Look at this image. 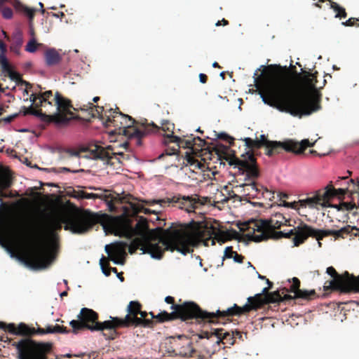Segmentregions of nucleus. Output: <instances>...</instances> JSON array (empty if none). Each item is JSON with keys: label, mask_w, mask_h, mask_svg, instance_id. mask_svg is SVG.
<instances>
[{"label": "nucleus", "mask_w": 359, "mask_h": 359, "mask_svg": "<svg viewBox=\"0 0 359 359\" xmlns=\"http://www.w3.org/2000/svg\"><path fill=\"white\" fill-rule=\"evenodd\" d=\"M230 239L228 232L221 231L212 225L208 226L192 219L189 223H172L166 229L156 228L144 238L133 239L128 248L131 255L140 249L143 254L147 253L152 258L160 259L165 250H176L187 255L192 251L191 247L200 242H203L208 246L210 241L213 245L215 240L224 243Z\"/></svg>", "instance_id": "obj_1"}, {"label": "nucleus", "mask_w": 359, "mask_h": 359, "mask_svg": "<svg viewBox=\"0 0 359 359\" xmlns=\"http://www.w3.org/2000/svg\"><path fill=\"white\" fill-rule=\"evenodd\" d=\"M262 67L264 72L255 78L262 101L280 111L298 114L297 106L302 103L303 97L290 93L298 76H301L296 67L292 64L289 67L276 64Z\"/></svg>", "instance_id": "obj_2"}, {"label": "nucleus", "mask_w": 359, "mask_h": 359, "mask_svg": "<svg viewBox=\"0 0 359 359\" xmlns=\"http://www.w3.org/2000/svg\"><path fill=\"white\" fill-rule=\"evenodd\" d=\"M172 311L168 313L163 311L157 314V318L160 322L172 321L180 319L182 321H189L193 319L201 320L211 323H219L220 320H224L234 316L232 307L226 310H217L216 312H208L203 311L200 306L193 302H186L180 305L171 306Z\"/></svg>", "instance_id": "obj_3"}, {"label": "nucleus", "mask_w": 359, "mask_h": 359, "mask_svg": "<svg viewBox=\"0 0 359 359\" xmlns=\"http://www.w3.org/2000/svg\"><path fill=\"white\" fill-rule=\"evenodd\" d=\"M100 217L88 210L83 212L69 214L64 217L51 218L48 225V237L50 243L58 239L57 231L62 228L70 231L74 234H83L90 230L93 226L100 222Z\"/></svg>", "instance_id": "obj_4"}, {"label": "nucleus", "mask_w": 359, "mask_h": 359, "mask_svg": "<svg viewBox=\"0 0 359 359\" xmlns=\"http://www.w3.org/2000/svg\"><path fill=\"white\" fill-rule=\"evenodd\" d=\"M317 74V72H304V75L298 76L299 78L290 93L301 96L304 101L297 106L299 108V114H290L291 115L302 117L311 115L321 109V95L316 90Z\"/></svg>", "instance_id": "obj_5"}, {"label": "nucleus", "mask_w": 359, "mask_h": 359, "mask_svg": "<svg viewBox=\"0 0 359 359\" xmlns=\"http://www.w3.org/2000/svg\"><path fill=\"white\" fill-rule=\"evenodd\" d=\"M303 224L290 229L287 232L275 231V229H279L282 226H285L281 221L275 220L269 218V219L255 221L251 220L241 224L239 226L241 231L247 233L245 234L248 241L257 243L266 241L269 238L280 239L282 238H290L292 236V241L294 244V238L299 231V228H302Z\"/></svg>", "instance_id": "obj_6"}, {"label": "nucleus", "mask_w": 359, "mask_h": 359, "mask_svg": "<svg viewBox=\"0 0 359 359\" xmlns=\"http://www.w3.org/2000/svg\"><path fill=\"white\" fill-rule=\"evenodd\" d=\"M229 163L238 168L239 172L245 175L244 183L238 186L243 189V195L249 198H259L260 195L264 196V191L269 192L266 188L255 182L260 176V172L257 159L251 151L243 154L240 158H233Z\"/></svg>", "instance_id": "obj_7"}, {"label": "nucleus", "mask_w": 359, "mask_h": 359, "mask_svg": "<svg viewBox=\"0 0 359 359\" xmlns=\"http://www.w3.org/2000/svg\"><path fill=\"white\" fill-rule=\"evenodd\" d=\"M106 116V127L112 126L118 128L119 134L128 137L130 142L134 141L137 146L142 145V139L149 135V130L157 128L154 123L135 126L136 121L131 116L121 112L118 108L115 110L110 109L109 115Z\"/></svg>", "instance_id": "obj_8"}, {"label": "nucleus", "mask_w": 359, "mask_h": 359, "mask_svg": "<svg viewBox=\"0 0 359 359\" xmlns=\"http://www.w3.org/2000/svg\"><path fill=\"white\" fill-rule=\"evenodd\" d=\"M78 320H72L69 325L72 328V332L77 334L81 330H89L90 331H102L103 336L109 340L116 339L118 332L114 331V325L109 319L104 322H99V315L91 309L82 308L77 316Z\"/></svg>", "instance_id": "obj_9"}, {"label": "nucleus", "mask_w": 359, "mask_h": 359, "mask_svg": "<svg viewBox=\"0 0 359 359\" xmlns=\"http://www.w3.org/2000/svg\"><path fill=\"white\" fill-rule=\"evenodd\" d=\"M10 343L16 349L17 359H48V355L53 351L52 343L38 341L32 338L10 340Z\"/></svg>", "instance_id": "obj_10"}, {"label": "nucleus", "mask_w": 359, "mask_h": 359, "mask_svg": "<svg viewBox=\"0 0 359 359\" xmlns=\"http://www.w3.org/2000/svg\"><path fill=\"white\" fill-rule=\"evenodd\" d=\"M353 231H358V229L355 226L347 225L338 230H322L314 229L306 224H304L302 228H299V231H297V235L294 238V245L299 246L304 243L309 237H312L318 241V245L320 247L321 243L320 241L323 240L324 237L332 236L337 240L339 238H344L345 236L351 234L356 236L357 233H353Z\"/></svg>", "instance_id": "obj_11"}, {"label": "nucleus", "mask_w": 359, "mask_h": 359, "mask_svg": "<svg viewBox=\"0 0 359 359\" xmlns=\"http://www.w3.org/2000/svg\"><path fill=\"white\" fill-rule=\"evenodd\" d=\"M7 332L14 335L22 336L23 338H32L36 334L44 335L47 334L56 333L67 334L70 332V330L67 329V327L59 325H48L46 328L39 327L37 329H35L34 327H29L24 323H20L18 326L14 323L8 324Z\"/></svg>", "instance_id": "obj_12"}, {"label": "nucleus", "mask_w": 359, "mask_h": 359, "mask_svg": "<svg viewBox=\"0 0 359 359\" xmlns=\"http://www.w3.org/2000/svg\"><path fill=\"white\" fill-rule=\"evenodd\" d=\"M282 302V296L278 290L270 292L266 296L257 294L254 297L248 298V303L243 306H239L236 304L232 306L233 316H241L252 311H257L262 308L265 304Z\"/></svg>", "instance_id": "obj_13"}, {"label": "nucleus", "mask_w": 359, "mask_h": 359, "mask_svg": "<svg viewBox=\"0 0 359 359\" xmlns=\"http://www.w3.org/2000/svg\"><path fill=\"white\" fill-rule=\"evenodd\" d=\"M200 339H206L207 342L205 344V352L208 354H213L216 351V348L219 346L220 343L233 345L235 344L234 332H224V330L215 329L212 332H203L199 335Z\"/></svg>", "instance_id": "obj_14"}, {"label": "nucleus", "mask_w": 359, "mask_h": 359, "mask_svg": "<svg viewBox=\"0 0 359 359\" xmlns=\"http://www.w3.org/2000/svg\"><path fill=\"white\" fill-rule=\"evenodd\" d=\"M314 143H310L308 139H304L301 142L293 140H287L284 142L272 141L265 149V154L268 156H272L280 154L283 150L287 152H292L296 154H302L308 147H313Z\"/></svg>", "instance_id": "obj_15"}, {"label": "nucleus", "mask_w": 359, "mask_h": 359, "mask_svg": "<svg viewBox=\"0 0 359 359\" xmlns=\"http://www.w3.org/2000/svg\"><path fill=\"white\" fill-rule=\"evenodd\" d=\"M142 305L137 301H131L127 306L128 314L124 318L112 317L111 321L113 323L114 331L119 328H127L133 327L134 323H140L138 313H140Z\"/></svg>", "instance_id": "obj_16"}, {"label": "nucleus", "mask_w": 359, "mask_h": 359, "mask_svg": "<svg viewBox=\"0 0 359 359\" xmlns=\"http://www.w3.org/2000/svg\"><path fill=\"white\" fill-rule=\"evenodd\" d=\"M26 264L34 269L46 268L50 264V259L43 245H37L26 257Z\"/></svg>", "instance_id": "obj_17"}, {"label": "nucleus", "mask_w": 359, "mask_h": 359, "mask_svg": "<svg viewBox=\"0 0 359 359\" xmlns=\"http://www.w3.org/2000/svg\"><path fill=\"white\" fill-rule=\"evenodd\" d=\"M156 129L149 130V133H161V131L165 133L164 135V144H167L171 142L177 143L178 147L184 144V140L174 135L175 125L170 121L163 120L161 122V126L156 125Z\"/></svg>", "instance_id": "obj_18"}, {"label": "nucleus", "mask_w": 359, "mask_h": 359, "mask_svg": "<svg viewBox=\"0 0 359 359\" xmlns=\"http://www.w3.org/2000/svg\"><path fill=\"white\" fill-rule=\"evenodd\" d=\"M128 243L123 241L114 243L111 246L107 245L105 251L109 255V259L116 264L122 265L125 262L127 255L126 248Z\"/></svg>", "instance_id": "obj_19"}, {"label": "nucleus", "mask_w": 359, "mask_h": 359, "mask_svg": "<svg viewBox=\"0 0 359 359\" xmlns=\"http://www.w3.org/2000/svg\"><path fill=\"white\" fill-rule=\"evenodd\" d=\"M90 151L94 158L106 161L107 163L110 165H114L115 162L113 161V159H116L118 163H122L121 161L116 157L117 155L121 156L123 158H125L126 156L122 152H114L111 146H108L104 148L103 147L96 145L95 149H91Z\"/></svg>", "instance_id": "obj_20"}, {"label": "nucleus", "mask_w": 359, "mask_h": 359, "mask_svg": "<svg viewBox=\"0 0 359 359\" xmlns=\"http://www.w3.org/2000/svg\"><path fill=\"white\" fill-rule=\"evenodd\" d=\"M208 198H200L198 196H174L172 201L179 203L182 209H185L188 212H194L195 209L199 206L205 204L208 202Z\"/></svg>", "instance_id": "obj_21"}, {"label": "nucleus", "mask_w": 359, "mask_h": 359, "mask_svg": "<svg viewBox=\"0 0 359 359\" xmlns=\"http://www.w3.org/2000/svg\"><path fill=\"white\" fill-rule=\"evenodd\" d=\"M172 352L176 355L189 358L196 352L191 338L186 336H180L175 342V348Z\"/></svg>", "instance_id": "obj_22"}, {"label": "nucleus", "mask_w": 359, "mask_h": 359, "mask_svg": "<svg viewBox=\"0 0 359 359\" xmlns=\"http://www.w3.org/2000/svg\"><path fill=\"white\" fill-rule=\"evenodd\" d=\"M85 199L100 198L105 201L111 211L115 209L114 203H120L128 202L126 198H121L118 194H112L108 190H104L102 194L88 193L85 191Z\"/></svg>", "instance_id": "obj_23"}, {"label": "nucleus", "mask_w": 359, "mask_h": 359, "mask_svg": "<svg viewBox=\"0 0 359 359\" xmlns=\"http://www.w3.org/2000/svg\"><path fill=\"white\" fill-rule=\"evenodd\" d=\"M292 284L290 286V290L286 287L282 289V294L285 292H291L294 293V297L297 299H303L306 300H311L317 297L315 290H301L300 280L299 278L294 277L292 278Z\"/></svg>", "instance_id": "obj_24"}, {"label": "nucleus", "mask_w": 359, "mask_h": 359, "mask_svg": "<svg viewBox=\"0 0 359 359\" xmlns=\"http://www.w3.org/2000/svg\"><path fill=\"white\" fill-rule=\"evenodd\" d=\"M327 191H324V189H320L316 191L314 196L307 198L305 200H301L298 203L302 208H305L306 206H309L310 208H315L318 205L323 207L329 206V203L327 201Z\"/></svg>", "instance_id": "obj_25"}, {"label": "nucleus", "mask_w": 359, "mask_h": 359, "mask_svg": "<svg viewBox=\"0 0 359 359\" xmlns=\"http://www.w3.org/2000/svg\"><path fill=\"white\" fill-rule=\"evenodd\" d=\"M153 229L149 230L146 219L140 217L134 227L128 226L126 231V237L131 239L135 236H140V238H144Z\"/></svg>", "instance_id": "obj_26"}, {"label": "nucleus", "mask_w": 359, "mask_h": 359, "mask_svg": "<svg viewBox=\"0 0 359 359\" xmlns=\"http://www.w3.org/2000/svg\"><path fill=\"white\" fill-rule=\"evenodd\" d=\"M34 104H31L30 107H27L28 114L34 115L39 117L41 121L46 123H60L67 121L65 116L59 114L48 115L42 112L41 109L34 107Z\"/></svg>", "instance_id": "obj_27"}, {"label": "nucleus", "mask_w": 359, "mask_h": 359, "mask_svg": "<svg viewBox=\"0 0 359 359\" xmlns=\"http://www.w3.org/2000/svg\"><path fill=\"white\" fill-rule=\"evenodd\" d=\"M323 288L325 291L332 290H339L342 292H359V287L344 284V280L342 279L341 277H338L337 279H332V280L328 282V285H327V283H325L323 286Z\"/></svg>", "instance_id": "obj_28"}, {"label": "nucleus", "mask_w": 359, "mask_h": 359, "mask_svg": "<svg viewBox=\"0 0 359 359\" xmlns=\"http://www.w3.org/2000/svg\"><path fill=\"white\" fill-rule=\"evenodd\" d=\"M326 272L331 276L333 279H337L338 277H341L344 280V284L350 285L353 287H359V276H355L346 271L343 274H339L333 266L327 268Z\"/></svg>", "instance_id": "obj_29"}, {"label": "nucleus", "mask_w": 359, "mask_h": 359, "mask_svg": "<svg viewBox=\"0 0 359 359\" xmlns=\"http://www.w3.org/2000/svg\"><path fill=\"white\" fill-rule=\"evenodd\" d=\"M138 315L140 316L138 317L140 323H134L133 327H153L156 323H161L156 317L157 315H154L153 312L147 313L140 309V313Z\"/></svg>", "instance_id": "obj_30"}, {"label": "nucleus", "mask_w": 359, "mask_h": 359, "mask_svg": "<svg viewBox=\"0 0 359 359\" xmlns=\"http://www.w3.org/2000/svg\"><path fill=\"white\" fill-rule=\"evenodd\" d=\"M81 110L88 111V114L90 115V118H99L106 126V115H109V111H106L104 114H103V107L95 106L93 103L89 102L87 104L83 105V107H81Z\"/></svg>", "instance_id": "obj_31"}, {"label": "nucleus", "mask_w": 359, "mask_h": 359, "mask_svg": "<svg viewBox=\"0 0 359 359\" xmlns=\"http://www.w3.org/2000/svg\"><path fill=\"white\" fill-rule=\"evenodd\" d=\"M56 112L54 114H60V112H65L72 107L71 102L65 98L59 92H56L54 97Z\"/></svg>", "instance_id": "obj_32"}, {"label": "nucleus", "mask_w": 359, "mask_h": 359, "mask_svg": "<svg viewBox=\"0 0 359 359\" xmlns=\"http://www.w3.org/2000/svg\"><path fill=\"white\" fill-rule=\"evenodd\" d=\"M12 185V179L11 176L6 172H4L0 168V201H2V197H6V194L3 191L11 187Z\"/></svg>", "instance_id": "obj_33"}, {"label": "nucleus", "mask_w": 359, "mask_h": 359, "mask_svg": "<svg viewBox=\"0 0 359 359\" xmlns=\"http://www.w3.org/2000/svg\"><path fill=\"white\" fill-rule=\"evenodd\" d=\"M45 60L47 65L53 66L58 64L61 60L59 53L54 48L48 49L45 52Z\"/></svg>", "instance_id": "obj_34"}, {"label": "nucleus", "mask_w": 359, "mask_h": 359, "mask_svg": "<svg viewBox=\"0 0 359 359\" xmlns=\"http://www.w3.org/2000/svg\"><path fill=\"white\" fill-rule=\"evenodd\" d=\"M324 191H327V201L328 202L334 197L337 196H344L348 191V189H335L332 184H328L325 189Z\"/></svg>", "instance_id": "obj_35"}, {"label": "nucleus", "mask_w": 359, "mask_h": 359, "mask_svg": "<svg viewBox=\"0 0 359 359\" xmlns=\"http://www.w3.org/2000/svg\"><path fill=\"white\" fill-rule=\"evenodd\" d=\"M243 140L245 142V145L248 149V150L245 151L244 154L251 151L253 154L254 158L256 159L253 149H259L264 147L263 142L259 141L258 139L252 140L250 137H245Z\"/></svg>", "instance_id": "obj_36"}, {"label": "nucleus", "mask_w": 359, "mask_h": 359, "mask_svg": "<svg viewBox=\"0 0 359 359\" xmlns=\"http://www.w3.org/2000/svg\"><path fill=\"white\" fill-rule=\"evenodd\" d=\"M5 73L8 74L9 78L16 82L18 86H31V84L23 80L22 76L17 72L14 71L13 68H10L9 70H7Z\"/></svg>", "instance_id": "obj_37"}, {"label": "nucleus", "mask_w": 359, "mask_h": 359, "mask_svg": "<svg viewBox=\"0 0 359 359\" xmlns=\"http://www.w3.org/2000/svg\"><path fill=\"white\" fill-rule=\"evenodd\" d=\"M8 226L6 222L0 219V245L4 248L7 245Z\"/></svg>", "instance_id": "obj_38"}, {"label": "nucleus", "mask_w": 359, "mask_h": 359, "mask_svg": "<svg viewBox=\"0 0 359 359\" xmlns=\"http://www.w3.org/2000/svg\"><path fill=\"white\" fill-rule=\"evenodd\" d=\"M41 94V100L38 102V104H36L37 108H40L41 107H46V104L50 105L51 107H53V104L52 102L49 101V99L53 96V92L52 90H46L43 93L40 91Z\"/></svg>", "instance_id": "obj_39"}, {"label": "nucleus", "mask_w": 359, "mask_h": 359, "mask_svg": "<svg viewBox=\"0 0 359 359\" xmlns=\"http://www.w3.org/2000/svg\"><path fill=\"white\" fill-rule=\"evenodd\" d=\"M100 265L102 269L103 273L108 276L111 274V271L118 273L116 268H111L109 266V259L105 257H102L100 260Z\"/></svg>", "instance_id": "obj_40"}, {"label": "nucleus", "mask_w": 359, "mask_h": 359, "mask_svg": "<svg viewBox=\"0 0 359 359\" xmlns=\"http://www.w3.org/2000/svg\"><path fill=\"white\" fill-rule=\"evenodd\" d=\"M205 144V141L202 140L201 137H194L191 140H184V144L181 145L182 147L192 149L193 147L197 144L198 147H203Z\"/></svg>", "instance_id": "obj_41"}, {"label": "nucleus", "mask_w": 359, "mask_h": 359, "mask_svg": "<svg viewBox=\"0 0 359 359\" xmlns=\"http://www.w3.org/2000/svg\"><path fill=\"white\" fill-rule=\"evenodd\" d=\"M22 35L18 33L17 34L13 41H12V43H11V50L18 54L19 53V51H20V48L22 44Z\"/></svg>", "instance_id": "obj_42"}, {"label": "nucleus", "mask_w": 359, "mask_h": 359, "mask_svg": "<svg viewBox=\"0 0 359 359\" xmlns=\"http://www.w3.org/2000/svg\"><path fill=\"white\" fill-rule=\"evenodd\" d=\"M331 8L336 12V18H345L347 16L345 8L341 7L336 2H331Z\"/></svg>", "instance_id": "obj_43"}, {"label": "nucleus", "mask_w": 359, "mask_h": 359, "mask_svg": "<svg viewBox=\"0 0 359 359\" xmlns=\"http://www.w3.org/2000/svg\"><path fill=\"white\" fill-rule=\"evenodd\" d=\"M19 9L28 17L29 23L31 24L34 19L35 13L36 12L37 9L31 8H29L24 5H20Z\"/></svg>", "instance_id": "obj_44"}, {"label": "nucleus", "mask_w": 359, "mask_h": 359, "mask_svg": "<svg viewBox=\"0 0 359 359\" xmlns=\"http://www.w3.org/2000/svg\"><path fill=\"white\" fill-rule=\"evenodd\" d=\"M130 205L134 215H137L141 212L147 215L151 212L149 209L144 208L140 204L130 203Z\"/></svg>", "instance_id": "obj_45"}, {"label": "nucleus", "mask_w": 359, "mask_h": 359, "mask_svg": "<svg viewBox=\"0 0 359 359\" xmlns=\"http://www.w3.org/2000/svg\"><path fill=\"white\" fill-rule=\"evenodd\" d=\"M0 64L3 72H6L7 70H9V69L12 67L8 62L6 54H0Z\"/></svg>", "instance_id": "obj_46"}, {"label": "nucleus", "mask_w": 359, "mask_h": 359, "mask_svg": "<svg viewBox=\"0 0 359 359\" xmlns=\"http://www.w3.org/2000/svg\"><path fill=\"white\" fill-rule=\"evenodd\" d=\"M39 46V44L37 43L35 39L33 38L26 45L25 50L29 53H34L37 50Z\"/></svg>", "instance_id": "obj_47"}, {"label": "nucleus", "mask_w": 359, "mask_h": 359, "mask_svg": "<svg viewBox=\"0 0 359 359\" xmlns=\"http://www.w3.org/2000/svg\"><path fill=\"white\" fill-rule=\"evenodd\" d=\"M40 95H41L40 92L33 93L30 95L29 100L32 102V104L34 105L35 108H37L36 104H38V102L41 101Z\"/></svg>", "instance_id": "obj_48"}, {"label": "nucleus", "mask_w": 359, "mask_h": 359, "mask_svg": "<svg viewBox=\"0 0 359 359\" xmlns=\"http://www.w3.org/2000/svg\"><path fill=\"white\" fill-rule=\"evenodd\" d=\"M271 218L272 219H274L275 220H278L279 221H281V223L284 224L285 226H287V225H290V224H287V222H290L289 220H287L282 214L280 213H276L274 215H273Z\"/></svg>", "instance_id": "obj_49"}, {"label": "nucleus", "mask_w": 359, "mask_h": 359, "mask_svg": "<svg viewBox=\"0 0 359 359\" xmlns=\"http://www.w3.org/2000/svg\"><path fill=\"white\" fill-rule=\"evenodd\" d=\"M1 13L5 19H11L13 17V10L8 7H3L1 9Z\"/></svg>", "instance_id": "obj_50"}, {"label": "nucleus", "mask_w": 359, "mask_h": 359, "mask_svg": "<svg viewBox=\"0 0 359 359\" xmlns=\"http://www.w3.org/2000/svg\"><path fill=\"white\" fill-rule=\"evenodd\" d=\"M217 137L220 140L228 142L230 144V145H232L234 142V139L233 137H230L226 133H219L217 135Z\"/></svg>", "instance_id": "obj_51"}, {"label": "nucleus", "mask_w": 359, "mask_h": 359, "mask_svg": "<svg viewBox=\"0 0 359 359\" xmlns=\"http://www.w3.org/2000/svg\"><path fill=\"white\" fill-rule=\"evenodd\" d=\"M19 114L20 113H15L12 115H10L7 117L1 118V122H4L6 124H8V123H11L12 121H13L19 116Z\"/></svg>", "instance_id": "obj_52"}, {"label": "nucleus", "mask_w": 359, "mask_h": 359, "mask_svg": "<svg viewBox=\"0 0 359 359\" xmlns=\"http://www.w3.org/2000/svg\"><path fill=\"white\" fill-rule=\"evenodd\" d=\"M358 21H359L358 18H351L348 20H346V22H343L342 24L344 26H353V25H356V26L359 27V22L356 23Z\"/></svg>", "instance_id": "obj_53"}, {"label": "nucleus", "mask_w": 359, "mask_h": 359, "mask_svg": "<svg viewBox=\"0 0 359 359\" xmlns=\"http://www.w3.org/2000/svg\"><path fill=\"white\" fill-rule=\"evenodd\" d=\"M234 252L235 251L233 250V248L231 246L226 247L224 250V258H232Z\"/></svg>", "instance_id": "obj_54"}, {"label": "nucleus", "mask_w": 359, "mask_h": 359, "mask_svg": "<svg viewBox=\"0 0 359 359\" xmlns=\"http://www.w3.org/2000/svg\"><path fill=\"white\" fill-rule=\"evenodd\" d=\"M84 195L85 191L83 190L74 191L73 197L77 199H85Z\"/></svg>", "instance_id": "obj_55"}, {"label": "nucleus", "mask_w": 359, "mask_h": 359, "mask_svg": "<svg viewBox=\"0 0 359 359\" xmlns=\"http://www.w3.org/2000/svg\"><path fill=\"white\" fill-rule=\"evenodd\" d=\"M341 205H343L347 210H351L356 208L355 204L352 202H344L341 204Z\"/></svg>", "instance_id": "obj_56"}, {"label": "nucleus", "mask_w": 359, "mask_h": 359, "mask_svg": "<svg viewBox=\"0 0 359 359\" xmlns=\"http://www.w3.org/2000/svg\"><path fill=\"white\" fill-rule=\"evenodd\" d=\"M234 262L237 263H243L244 257L241 255H238L236 251L233 253V257Z\"/></svg>", "instance_id": "obj_57"}, {"label": "nucleus", "mask_w": 359, "mask_h": 359, "mask_svg": "<svg viewBox=\"0 0 359 359\" xmlns=\"http://www.w3.org/2000/svg\"><path fill=\"white\" fill-rule=\"evenodd\" d=\"M259 140L263 142V146L265 147V149L267 148V146L269 144V143H271L272 142L271 140H267L264 135H261L260 139Z\"/></svg>", "instance_id": "obj_58"}, {"label": "nucleus", "mask_w": 359, "mask_h": 359, "mask_svg": "<svg viewBox=\"0 0 359 359\" xmlns=\"http://www.w3.org/2000/svg\"><path fill=\"white\" fill-rule=\"evenodd\" d=\"M178 149L172 148L171 149H166L165 154L167 156H171L173 154H175L177 153V151ZM164 155V153H163L161 155L159 156V158H162V156Z\"/></svg>", "instance_id": "obj_59"}, {"label": "nucleus", "mask_w": 359, "mask_h": 359, "mask_svg": "<svg viewBox=\"0 0 359 359\" xmlns=\"http://www.w3.org/2000/svg\"><path fill=\"white\" fill-rule=\"evenodd\" d=\"M297 205H298V203L296 202H294V203H288L286 201L283 202V205L285 207H287V208H292L296 209V208H297Z\"/></svg>", "instance_id": "obj_60"}, {"label": "nucleus", "mask_w": 359, "mask_h": 359, "mask_svg": "<svg viewBox=\"0 0 359 359\" xmlns=\"http://www.w3.org/2000/svg\"><path fill=\"white\" fill-rule=\"evenodd\" d=\"M349 182H351L352 184H353L354 187H356L357 188V190L356 191H358L359 192V177H358L357 179L354 180V179H351L349 180Z\"/></svg>", "instance_id": "obj_61"}, {"label": "nucleus", "mask_w": 359, "mask_h": 359, "mask_svg": "<svg viewBox=\"0 0 359 359\" xmlns=\"http://www.w3.org/2000/svg\"><path fill=\"white\" fill-rule=\"evenodd\" d=\"M67 153L69 154L70 156H79L80 154L78 151L73 150L71 149H68L67 150Z\"/></svg>", "instance_id": "obj_62"}, {"label": "nucleus", "mask_w": 359, "mask_h": 359, "mask_svg": "<svg viewBox=\"0 0 359 359\" xmlns=\"http://www.w3.org/2000/svg\"><path fill=\"white\" fill-rule=\"evenodd\" d=\"M165 302L167 303V304H172V306H175V305H177L176 304H175V299L174 297H171V296H168L165 298Z\"/></svg>", "instance_id": "obj_63"}, {"label": "nucleus", "mask_w": 359, "mask_h": 359, "mask_svg": "<svg viewBox=\"0 0 359 359\" xmlns=\"http://www.w3.org/2000/svg\"><path fill=\"white\" fill-rule=\"evenodd\" d=\"M198 77H199L200 82L202 83H205L208 81V76L205 74H203V73L199 74Z\"/></svg>", "instance_id": "obj_64"}]
</instances>
